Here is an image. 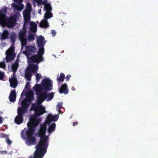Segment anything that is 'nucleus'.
I'll list each match as a JSON object with an SVG mask.
<instances>
[{"label":"nucleus","instance_id":"nucleus-1","mask_svg":"<svg viewBox=\"0 0 158 158\" xmlns=\"http://www.w3.org/2000/svg\"><path fill=\"white\" fill-rule=\"evenodd\" d=\"M47 124H49L48 118L45 123L40 126L38 134L40 139L39 143L36 146V151L35 153L34 158H41L45 152L48 146L47 141L48 136L45 135Z\"/></svg>","mask_w":158,"mask_h":158},{"label":"nucleus","instance_id":"nucleus-2","mask_svg":"<svg viewBox=\"0 0 158 158\" xmlns=\"http://www.w3.org/2000/svg\"><path fill=\"white\" fill-rule=\"evenodd\" d=\"M40 120L36 117L35 115L31 117L30 121L27 123L28 128L24 129L22 132V137L27 143L32 144L36 142L35 138L33 136L35 127L37 126Z\"/></svg>","mask_w":158,"mask_h":158},{"label":"nucleus","instance_id":"nucleus-3","mask_svg":"<svg viewBox=\"0 0 158 158\" xmlns=\"http://www.w3.org/2000/svg\"><path fill=\"white\" fill-rule=\"evenodd\" d=\"M31 10V5L29 3H28L26 5V9L23 13L24 20L23 29L20 31L19 34V37L22 46L27 44V40L25 38L27 31L25 26L30 20V15Z\"/></svg>","mask_w":158,"mask_h":158},{"label":"nucleus","instance_id":"nucleus-4","mask_svg":"<svg viewBox=\"0 0 158 158\" xmlns=\"http://www.w3.org/2000/svg\"><path fill=\"white\" fill-rule=\"evenodd\" d=\"M34 89L36 92L38 96V100L37 101V105L35 107L34 105L32 106V109H34L35 114L40 115L44 112V109L40 104L43 102L44 98L46 97V93H43V89L41 86L39 85H36L34 87Z\"/></svg>","mask_w":158,"mask_h":158},{"label":"nucleus","instance_id":"nucleus-5","mask_svg":"<svg viewBox=\"0 0 158 158\" xmlns=\"http://www.w3.org/2000/svg\"><path fill=\"white\" fill-rule=\"evenodd\" d=\"M33 92L32 91H29L27 94V99H25L22 102V107H20L18 110V115L15 118V121L16 123L18 124L21 123L23 118L22 115L26 110V107H27L31 103V100L33 99Z\"/></svg>","mask_w":158,"mask_h":158},{"label":"nucleus","instance_id":"nucleus-6","mask_svg":"<svg viewBox=\"0 0 158 158\" xmlns=\"http://www.w3.org/2000/svg\"><path fill=\"white\" fill-rule=\"evenodd\" d=\"M38 45L40 47L38 54L32 56L30 58V60L33 62H39L42 60V55L44 52V49L42 48L45 43L44 38L41 36L38 37L37 40Z\"/></svg>","mask_w":158,"mask_h":158},{"label":"nucleus","instance_id":"nucleus-7","mask_svg":"<svg viewBox=\"0 0 158 158\" xmlns=\"http://www.w3.org/2000/svg\"><path fill=\"white\" fill-rule=\"evenodd\" d=\"M14 16V17L7 19L2 11H1L0 13V24L3 25H7L10 28L12 27L15 23L16 19L20 16L19 13L18 12L16 13Z\"/></svg>","mask_w":158,"mask_h":158},{"label":"nucleus","instance_id":"nucleus-8","mask_svg":"<svg viewBox=\"0 0 158 158\" xmlns=\"http://www.w3.org/2000/svg\"><path fill=\"white\" fill-rule=\"evenodd\" d=\"M44 9L46 10V12L45 14L44 19L40 22V26L41 27L46 28L48 25V23L47 22V20L49 18V4H45Z\"/></svg>","mask_w":158,"mask_h":158},{"label":"nucleus","instance_id":"nucleus-9","mask_svg":"<svg viewBox=\"0 0 158 158\" xmlns=\"http://www.w3.org/2000/svg\"><path fill=\"white\" fill-rule=\"evenodd\" d=\"M38 68V66L34 64H30L27 68L25 73V77L26 78L30 80L31 77V72L35 73Z\"/></svg>","mask_w":158,"mask_h":158},{"label":"nucleus","instance_id":"nucleus-10","mask_svg":"<svg viewBox=\"0 0 158 158\" xmlns=\"http://www.w3.org/2000/svg\"><path fill=\"white\" fill-rule=\"evenodd\" d=\"M14 50V47H11L6 51V59L7 62L11 61L14 59L15 56Z\"/></svg>","mask_w":158,"mask_h":158},{"label":"nucleus","instance_id":"nucleus-11","mask_svg":"<svg viewBox=\"0 0 158 158\" xmlns=\"http://www.w3.org/2000/svg\"><path fill=\"white\" fill-rule=\"evenodd\" d=\"M42 85L45 90L48 89L49 85V80L47 78L44 79L42 81Z\"/></svg>","mask_w":158,"mask_h":158},{"label":"nucleus","instance_id":"nucleus-12","mask_svg":"<svg viewBox=\"0 0 158 158\" xmlns=\"http://www.w3.org/2000/svg\"><path fill=\"white\" fill-rule=\"evenodd\" d=\"M35 51V47L28 46L26 47L25 51L23 52V53L27 56V54H29L31 52H34Z\"/></svg>","mask_w":158,"mask_h":158},{"label":"nucleus","instance_id":"nucleus-13","mask_svg":"<svg viewBox=\"0 0 158 158\" xmlns=\"http://www.w3.org/2000/svg\"><path fill=\"white\" fill-rule=\"evenodd\" d=\"M30 30L33 33H35L36 31L37 25L34 22H31L30 24Z\"/></svg>","mask_w":158,"mask_h":158},{"label":"nucleus","instance_id":"nucleus-14","mask_svg":"<svg viewBox=\"0 0 158 158\" xmlns=\"http://www.w3.org/2000/svg\"><path fill=\"white\" fill-rule=\"evenodd\" d=\"M16 97V93L15 91L12 90L10 93L9 96L10 101L11 102H14L15 100Z\"/></svg>","mask_w":158,"mask_h":158},{"label":"nucleus","instance_id":"nucleus-15","mask_svg":"<svg viewBox=\"0 0 158 158\" xmlns=\"http://www.w3.org/2000/svg\"><path fill=\"white\" fill-rule=\"evenodd\" d=\"M10 86L14 88L15 87L17 86V81L15 78H13L10 80Z\"/></svg>","mask_w":158,"mask_h":158},{"label":"nucleus","instance_id":"nucleus-16","mask_svg":"<svg viewBox=\"0 0 158 158\" xmlns=\"http://www.w3.org/2000/svg\"><path fill=\"white\" fill-rule=\"evenodd\" d=\"M12 6L15 8L17 9L19 11L21 10L23 7V5L20 4L16 5L14 3L12 4Z\"/></svg>","mask_w":158,"mask_h":158},{"label":"nucleus","instance_id":"nucleus-17","mask_svg":"<svg viewBox=\"0 0 158 158\" xmlns=\"http://www.w3.org/2000/svg\"><path fill=\"white\" fill-rule=\"evenodd\" d=\"M8 32L6 31H4L3 33L0 34V38L1 39H6L8 35Z\"/></svg>","mask_w":158,"mask_h":158},{"label":"nucleus","instance_id":"nucleus-18","mask_svg":"<svg viewBox=\"0 0 158 158\" xmlns=\"http://www.w3.org/2000/svg\"><path fill=\"white\" fill-rule=\"evenodd\" d=\"M18 66V64L17 63H15L12 66V71H15L17 69Z\"/></svg>","mask_w":158,"mask_h":158},{"label":"nucleus","instance_id":"nucleus-19","mask_svg":"<svg viewBox=\"0 0 158 158\" xmlns=\"http://www.w3.org/2000/svg\"><path fill=\"white\" fill-rule=\"evenodd\" d=\"M34 36L33 35H29L28 38V40L31 41L33 40L34 39Z\"/></svg>","mask_w":158,"mask_h":158},{"label":"nucleus","instance_id":"nucleus-20","mask_svg":"<svg viewBox=\"0 0 158 158\" xmlns=\"http://www.w3.org/2000/svg\"><path fill=\"white\" fill-rule=\"evenodd\" d=\"M41 75L37 73L36 75V80L39 81L41 77Z\"/></svg>","mask_w":158,"mask_h":158},{"label":"nucleus","instance_id":"nucleus-21","mask_svg":"<svg viewBox=\"0 0 158 158\" xmlns=\"http://www.w3.org/2000/svg\"><path fill=\"white\" fill-rule=\"evenodd\" d=\"M0 67L3 68L5 67V64L4 62H1L0 63Z\"/></svg>","mask_w":158,"mask_h":158},{"label":"nucleus","instance_id":"nucleus-22","mask_svg":"<svg viewBox=\"0 0 158 158\" xmlns=\"http://www.w3.org/2000/svg\"><path fill=\"white\" fill-rule=\"evenodd\" d=\"M3 76L2 73L0 72V80L3 78Z\"/></svg>","mask_w":158,"mask_h":158},{"label":"nucleus","instance_id":"nucleus-23","mask_svg":"<svg viewBox=\"0 0 158 158\" xmlns=\"http://www.w3.org/2000/svg\"><path fill=\"white\" fill-rule=\"evenodd\" d=\"M14 1L16 2L19 3L21 2L22 0H14Z\"/></svg>","mask_w":158,"mask_h":158},{"label":"nucleus","instance_id":"nucleus-24","mask_svg":"<svg viewBox=\"0 0 158 158\" xmlns=\"http://www.w3.org/2000/svg\"><path fill=\"white\" fill-rule=\"evenodd\" d=\"M6 141L9 144H10L11 143V142L9 139H7L6 140Z\"/></svg>","mask_w":158,"mask_h":158},{"label":"nucleus","instance_id":"nucleus-25","mask_svg":"<svg viewBox=\"0 0 158 158\" xmlns=\"http://www.w3.org/2000/svg\"><path fill=\"white\" fill-rule=\"evenodd\" d=\"M41 1L40 0H38L37 1V2L39 4L41 3Z\"/></svg>","mask_w":158,"mask_h":158},{"label":"nucleus","instance_id":"nucleus-26","mask_svg":"<svg viewBox=\"0 0 158 158\" xmlns=\"http://www.w3.org/2000/svg\"><path fill=\"white\" fill-rule=\"evenodd\" d=\"M2 119L0 117V123H1L2 122Z\"/></svg>","mask_w":158,"mask_h":158},{"label":"nucleus","instance_id":"nucleus-27","mask_svg":"<svg viewBox=\"0 0 158 158\" xmlns=\"http://www.w3.org/2000/svg\"><path fill=\"white\" fill-rule=\"evenodd\" d=\"M4 11H3L4 12H5L6 10V8H4Z\"/></svg>","mask_w":158,"mask_h":158},{"label":"nucleus","instance_id":"nucleus-28","mask_svg":"<svg viewBox=\"0 0 158 158\" xmlns=\"http://www.w3.org/2000/svg\"><path fill=\"white\" fill-rule=\"evenodd\" d=\"M48 131H49V129H48Z\"/></svg>","mask_w":158,"mask_h":158},{"label":"nucleus","instance_id":"nucleus-29","mask_svg":"<svg viewBox=\"0 0 158 158\" xmlns=\"http://www.w3.org/2000/svg\"><path fill=\"white\" fill-rule=\"evenodd\" d=\"M40 11H39V13H40Z\"/></svg>","mask_w":158,"mask_h":158},{"label":"nucleus","instance_id":"nucleus-30","mask_svg":"<svg viewBox=\"0 0 158 158\" xmlns=\"http://www.w3.org/2000/svg\"><path fill=\"white\" fill-rule=\"evenodd\" d=\"M40 11H39V13H40Z\"/></svg>","mask_w":158,"mask_h":158}]
</instances>
